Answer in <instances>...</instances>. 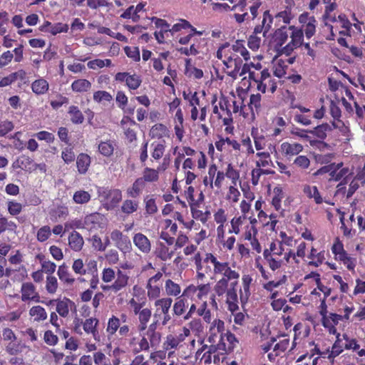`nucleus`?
<instances>
[{"label": "nucleus", "mask_w": 365, "mask_h": 365, "mask_svg": "<svg viewBox=\"0 0 365 365\" xmlns=\"http://www.w3.org/2000/svg\"><path fill=\"white\" fill-rule=\"evenodd\" d=\"M21 300L26 302L29 300L40 302V297L36 290L35 286L31 282H24L21 285Z\"/></svg>", "instance_id": "39448f33"}, {"label": "nucleus", "mask_w": 365, "mask_h": 365, "mask_svg": "<svg viewBox=\"0 0 365 365\" xmlns=\"http://www.w3.org/2000/svg\"><path fill=\"white\" fill-rule=\"evenodd\" d=\"M98 323V320L95 318H89L85 320L83 323V330L87 334H92L95 339H97V335L98 334L96 326Z\"/></svg>", "instance_id": "6ab92c4d"}, {"label": "nucleus", "mask_w": 365, "mask_h": 365, "mask_svg": "<svg viewBox=\"0 0 365 365\" xmlns=\"http://www.w3.org/2000/svg\"><path fill=\"white\" fill-rule=\"evenodd\" d=\"M225 175L232 180V182L235 184L236 180L240 178V174L238 171L235 170L231 164L227 166V172Z\"/></svg>", "instance_id": "338daca9"}, {"label": "nucleus", "mask_w": 365, "mask_h": 365, "mask_svg": "<svg viewBox=\"0 0 365 365\" xmlns=\"http://www.w3.org/2000/svg\"><path fill=\"white\" fill-rule=\"evenodd\" d=\"M103 220V216L101 214L94 212L86 215L81 224L88 231L97 230L101 227Z\"/></svg>", "instance_id": "20e7f679"}, {"label": "nucleus", "mask_w": 365, "mask_h": 365, "mask_svg": "<svg viewBox=\"0 0 365 365\" xmlns=\"http://www.w3.org/2000/svg\"><path fill=\"white\" fill-rule=\"evenodd\" d=\"M92 246L98 251H104L106 248V245H104L102 242L101 239L96 235H94L91 238Z\"/></svg>", "instance_id": "052dcab7"}, {"label": "nucleus", "mask_w": 365, "mask_h": 365, "mask_svg": "<svg viewBox=\"0 0 365 365\" xmlns=\"http://www.w3.org/2000/svg\"><path fill=\"white\" fill-rule=\"evenodd\" d=\"M340 336L341 334L339 333H337L336 340L332 346L331 352L329 355V357H336L343 351V348H344V344L342 342V339L340 338Z\"/></svg>", "instance_id": "7c9ffc66"}, {"label": "nucleus", "mask_w": 365, "mask_h": 365, "mask_svg": "<svg viewBox=\"0 0 365 365\" xmlns=\"http://www.w3.org/2000/svg\"><path fill=\"white\" fill-rule=\"evenodd\" d=\"M224 329V322L220 319H215L210 329V336H209V341L210 342H215L214 337L217 335V334H220V338L222 339V334Z\"/></svg>", "instance_id": "2eb2a0df"}, {"label": "nucleus", "mask_w": 365, "mask_h": 365, "mask_svg": "<svg viewBox=\"0 0 365 365\" xmlns=\"http://www.w3.org/2000/svg\"><path fill=\"white\" fill-rule=\"evenodd\" d=\"M110 238L115 242V246L122 252H128L131 249L129 237L124 235L120 230H115L110 233Z\"/></svg>", "instance_id": "7ed1b4c3"}, {"label": "nucleus", "mask_w": 365, "mask_h": 365, "mask_svg": "<svg viewBox=\"0 0 365 365\" xmlns=\"http://www.w3.org/2000/svg\"><path fill=\"white\" fill-rule=\"evenodd\" d=\"M304 192L309 197H313L317 204H321L322 202V198L319 192V190L316 186L310 187L306 186L304 188Z\"/></svg>", "instance_id": "f704fd0d"}, {"label": "nucleus", "mask_w": 365, "mask_h": 365, "mask_svg": "<svg viewBox=\"0 0 365 365\" xmlns=\"http://www.w3.org/2000/svg\"><path fill=\"white\" fill-rule=\"evenodd\" d=\"M213 265H214V273L215 274H223L225 270V269L229 265L227 262H220L217 260V258H214L213 261Z\"/></svg>", "instance_id": "e2e57ef3"}, {"label": "nucleus", "mask_w": 365, "mask_h": 365, "mask_svg": "<svg viewBox=\"0 0 365 365\" xmlns=\"http://www.w3.org/2000/svg\"><path fill=\"white\" fill-rule=\"evenodd\" d=\"M192 332L196 335L200 336L203 332V326L202 325L201 320L200 319H192L188 324Z\"/></svg>", "instance_id": "58836bf2"}, {"label": "nucleus", "mask_w": 365, "mask_h": 365, "mask_svg": "<svg viewBox=\"0 0 365 365\" xmlns=\"http://www.w3.org/2000/svg\"><path fill=\"white\" fill-rule=\"evenodd\" d=\"M138 208V201L133 200H125L121 206V211L127 215L132 214L137 211Z\"/></svg>", "instance_id": "bb28decb"}, {"label": "nucleus", "mask_w": 365, "mask_h": 365, "mask_svg": "<svg viewBox=\"0 0 365 365\" xmlns=\"http://www.w3.org/2000/svg\"><path fill=\"white\" fill-rule=\"evenodd\" d=\"M228 283L225 279H220L215 286V292L218 296H222L227 292Z\"/></svg>", "instance_id": "49530a36"}, {"label": "nucleus", "mask_w": 365, "mask_h": 365, "mask_svg": "<svg viewBox=\"0 0 365 365\" xmlns=\"http://www.w3.org/2000/svg\"><path fill=\"white\" fill-rule=\"evenodd\" d=\"M275 196L272 198V204L275 207L277 210L280 208L281 200L283 198V193L281 188L275 187L274 190Z\"/></svg>", "instance_id": "3c124183"}, {"label": "nucleus", "mask_w": 365, "mask_h": 365, "mask_svg": "<svg viewBox=\"0 0 365 365\" xmlns=\"http://www.w3.org/2000/svg\"><path fill=\"white\" fill-rule=\"evenodd\" d=\"M22 206L20 203L16 202H9L8 204L9 212L12 215H16L21 211Z\"/></svg>", "instance_id": "774afa93"}, {"label": "nucleus", "mask_w": 365, "mask_h": 365, "mask_svg": "<svg viewBox=\"0 0 365 365\" xmlns=\"http://www.w3.org/2000/svg\"><path fill=\"white\" fill-rule=\"evenodd\" d=\"M357 121L361 129L365 130V106H359L356 102L354 103Z\"/></svg>", "instance_id": "c9c22d12"}, {"label": "nucleus", "mask_w": 365, "mask_h": 365, "mask_svg": "<svg viewBox=\"0 0 365 365\" xmlns=\"http://www.w3.org/2000/svg\"><path fill=\"white\" fill-rule=\"evenodd\" d=\"M14 128V123L9 120L0 121V136H5L8 133L11 131Z\"/></svg>", "instance_id": "a18cd8bd"}, {"label": "nucleus", "mask_w": 365, "mask_h": 365, "mask_svg": "<svg viewBox=\"0 0 365 365\" xmlns=\"http://www.w3.org/2000/svg\"><path fill=\"white\" fill-rule=\"evenodd\" d=\"M100 153L105 156H110L114 151L113 142L110 140L101 142L98 145Z\"/></svg>", "instance_id": "2f4dec72"}, {"label": "nucleus", "mask_w": 365, "mask_h": 365, "mask_svg": "<svg viewBox=\"0 0 365 365\" xmlns=\"http://www.w3.org/2000/svg\"><path fill=\"white\" fill-rule=\"evenodd\" d=\"M84 267L83 260L81 259H78L73 262L72 269L76 274L83 275L86 273V270Z\"/></svg>", "instance_id": "5fc2aeb1"}, {"label": "nucleus", "mask_w": 365, "mask_h": 365, "mask_svg": "<svg viewBox=\"0 0 365 365\" xmlns=\"http://www.w3.org/2000/svg\"><path fill=\"white\" fill-rule=\"evenodd\" d=\"M336 165H338L337 168H335L334 173L332 174V178H329V180H334L335 181H339L343 178H346L349 173V168H341L343 163H337Z\"/></svg>", "instance_id": "cd10ccee"}, {"label": "nucleus", "mask_w": 365, "mask_h": 365, "mask_svg": "<svg viewBox=\"0 0 365 365\" xmlns=\"http://www.w3.org/2000/svg\"><path fill=\"white\" fill-rule=\"evenodd\" d=\"M173 299L171 298H163L155 302V305L161 309L163 314H166L169 312Z\"/></svg>", "instance_id": "ea45409f"}, {"label": "nucleus", "mask_w": 365, "mask_h": 365, "mask_svg": "<svg viewBox=\"0 0 365 365\" xmlns=\"http://www.w3.org/2000/svg\"><path fill=\"white\" fill-rule=\"evenodd\" d=\"M93 99L98 103L103 101H110L112 100V96L107 91H98L94 93Z\"/></svg>", "instance_id": "de8ad7c7"}, {"label": "nucleus", "mask_w": 365, "mask_h": 365, "mask_svg": "<svg viewBox=\"0 0 365 365\" xmlns=\"http://www.w3.org/2000/svg\"><path fill=\"white\" fill-rule=\"evenodd\" d=\"M151 317V310L148 308L143 309L140 313L138 314V319L140 324L138 326V330L143 331L147 328V323L150 320Z\"/></svg>", "instance_id": "a878e982"}, {"label": "nucleus", "mask_w": 365, "mask_h": 365, "mask_svg": "<svg viewBox=\"0 0 365 365\" xmlns=\"http://www.w3.org/2000/svg\"><path fill=\"white\" fill-rule=\"evenodd\" d=\"M343 339L346 341L344 343V349H351L356 351L359 349L360 345L355 339H350L346 334L342 335Z\"/></svg>", "instance_id": "37998d69"}, {"label": "nucleus", "mask_w": 365, "mask_h": 365, "mask_svg": "<svg viewBox=\"0 0 365 365\" xmlns=\"http://www.w3.org/2000/svg\"><path fill=\"white\" fill-rule=\"evenodd\" d=\"M261 95L259 93L252 94L250 98V107L253 111V108L257 110L260 108Z\"/></svg>", "instance_id": "680f3d73"}, {"label": "nucleus", "mask_w": 365, "mask_h": 365, "mask_svg": "<svg viewBox=\"0 0 365 365\" xmlns=\"http://www.w3.org/2000/svg\"><path fill=\"white\" fill-rule=\"evenodd\" d=\"M330 113L334 118V120H340L341 117V109L338 106L337 103L334 101H331L330 102Z\"/></svg>", "instance_id": "4d7b16f0"}, {"label": "nucleus", "mask_w": 365, "mask_h": 365, "mask_svg": "<svg viewBox=\"0 0 365 365\" xmlns=\"http://www.w3.org/2000/svg\"><path fill=\"white\" fill-rule=\"evenodd\" d=\"M140 178L144 180L145 183V182H155L159 178L158 170L146 168L143 171V177Z\"/></svg>", "instance_id": "c756f323"}, {"label": "nucleus", "mask_w": 365, "mask_h": 365, "mask_svg": "<svg viewBox=\"0 0 365 365\" xmlns=\"http://www.w3.org/2000/svg\"><path fill=\"white\" fill-rule=\"evenodd\" d=\"M75 307V304L73 301L67 297L58 298L57 304L56 307V312L63 318H66L69 314V310Z\"/></svg>", "instance_id": "6e6552de"}, {"label": "nucleus", "mask_w": 365, "mask_h": 365, "mask_svg": "<svg viewBox=\"0 0 365 365\" xmlns=\"http://www.w3.org/2000/svg\"><path fill=\"white\" fill-rule=\"evenodd\" d=\"M148 339H149L150 346L153 347L159 344L160 341L161 335L159 332L155 331L151 333H146Z\"/></svg>", "instance_id": "bf43d9fd"}, {"label": "nucleus", "mask_w": 365, "mask_h": 365, "mask_svg": "<svg viewBox=\"0 0 365 365\" xmlns=\"http://www.w3.org/2000/svg\"><path fill=\"white\" fill-rule=\"evenodd\" d=\"M135 340V338L132 339L130 341V345H133L132 351L134 354H138L142 351H148L150 349V344L148 341V339L145 336H143L140 341L137 344L134 343Z\"/></svg>", "instance_id": "393cba45"}, {"label": "nucleus", "mask_w": 365, "mask_h": 365, "mask_svg": "<svg viewBox=\"0 0 365 365\" xmlns=\"http://www.w3.org/2000/svg\"><path fill=\"white\" fill-rule=\"evenodd\" d=\"M51 231L49 226L45 225L41 227L37 232V240L39 242H45L51 236Z\"/></svg>", "instance_id": "c03bdc74"}, {"label": "nucleus", "mask_w": 365, "mask_h": 365, "mask_svg": "<svg viewBox=\"0 0 365 365\" xmlns=\"http://www.w3.org/2000/svg\"><path fill=\"white\" fill-rule=\"evenodd\" d=\"M226 271L224 272L223 277L221 279H225V281L228 283V281L232 279H237L240 277V274L238 272L235 270H232L229 265L225 269Z\"/></svg>", "instance_id": "6e6d98bb"}, {"label": "nucleus", "mask_w": 365, "mask_h": 365, "mask_svg": "<svg viewBox=\"0 0 365 365\" xmlns=\"http://www.w3.org/2000/svg\"><path fill=\"white\" fill-rule=\"evenodd\" d=\"M232 49L233 50V51L239 53L245 61H247L250 58V53L244 46L242 41H235V44L232 46Z\"/></svg>", "instance_id": "4c0bfd02"}, {"label": "nucleus", "mask_w": 365, "mask_h": 365, "mask_svg": "<svg viewBox=\"0 0 365 365\" xmlns=\"http://www.w3.org/2000/svg\"><path fill=\"white\" fill-rule=\"evenodd\" d=\"M187 301L182 298L178 299V300L174 304L173 311L175 314L177 316L182 315L185 309V307H187Z\"/></svg>", "instance_id": "79ce46f5"}, {"label": "nucleus", "mask_w": 365, "mask_h": 365, "mask_svg": "<svg viewBox=\"0 0 365 365\" xmlns=\"http://www.w3.org/2000/svg\"><path fill=\"white\" fill-rule=\"evenodd\" d=\"M167 133L166 127L160 123L155 124L150 129V135L152 138H161Z\"/></svg>", "instance_id": "473e14b6"}, {"label": "nucleus", "mask_w": 365, "mask_h": 365, "mask_svg": "<svg viewBox=\"0 0 365 365\" xmlns=\"http://www.w3.org/2000/svg\"><path fill=\"white\" fill-rule=\"evenodd\" d=\"M290 30L291 41L282 48V53L286 56H289L294 49L302 45L303 31L301 29L295 28L294 26L289 27Z\"/></svg>", "instance_id": "f257e3e1"}, {"label": "nucleus", "mask_w": 365, "mask_h": 365, "mask_svg": "<svg viewBox=\"0 0 365 365\" xmlns=\"http://www.w3.org/2000/svg\"><path fill=\"white\" fill-rule=\"evenodd\" d=\"M129 277L123 273L122 271L118 270L117 272V277L114 283L110 287V289L117 292L126 287L128 284Z\"/></svg>", "instance_id": "9d476101"}, {"label": "nucleus", "mask_w": 365, "mask_h": 365, "mask_svg": "<svg viewBox=\"0 0 365 365\" xmlns=\"http://www.w3.org/2000/svg\"><path fill=\"white\" fill-rule=\"evenodd\" d=\"M68 31V26L62 23H58L54 25H51L49 32L53 35H56L61 32H66Z\"/></svg>", "instance_id": "69168bd1"}, {"label": "nucleus", "mask_w": 365, "mask_h": 365, "mask_svg": "<svg viewBox=\"0 0 365 365\" xmlns=\"http://www.w3.org/2000/svg\"><path fill=\"white\" fill-rule=\"evenodd\" d=\"M332 130V126L328 123H323L316 126L314 130H309V133L315 135L320 139H324L327 137V133Z\"/></svg>", "instance_id": "b1692460"}, {"label": "nucleus", "mask_w": 365, "mask_h": 365, "mask_svg": "<svg viewBox=\"0 0 365 365\" xmlns=\"http://www.w3.org/2000/svg\"><path fill=\"white\" fill-rule=\"evenodd\" d=\"M46 289L49 294L56 293L58 289V281L55 277L48 276L46 277Z\"/></svg>", "instance_id": "a19ab883"}, {"label": "nucleus", "mask_w": 365, "mask_h": 365, "mask_svg": "<svg viewBox=\"0 0 365 365\" xmlns=\"http://www.w3.org/2000/svg\"><path fill=\"white\" fill-rule=\"evenodd\" d=\"M331 125L332 126V130L337 129L339 130L341 135L344 138V140L349 141L351 139V130L342 120H333Z\"/></svg>", "instance_id": "f8f14e48"}, {"label": "nucleus", "mask_w": 365, "mask_h": 365, "mask_svg": "<svg viewBox=\"0 0 365 365\" xmlns=\"http://www.w3.org/2000/svg\"><path fill=\"white\" fill-rule=\"evenodd\" d=\"M133 243L143 253L148 254L151 250V243L149 239L143 234L139 232L133 236Z\"/></svg>", "instance_id": "423d86ee"}, {"label": "nucleus", "mask_w": 365, "mask_h": 365, "mask_svg": "<svg viewBox=\"0 0 365 365\" xmlns=\"http://www.w3.org/2000/svg\"><path fill=\"white\" fill-rule=\"evenodd\" d=\"M228 64L232 70L227 71V74L236 79L242 66V60L238 55L233 53L228 56Z\"/></svg>", "instance_id": "0eeeda50"}, {"label": "nucleus", "mask_w": 365, "mask_h": 365, "mask_svg": "<svg viewBox=\"0 0 365 365\" xmlns=\"http://www.w3.org/2000/svg\"><path fill=\"white\" fill-rule=\"evenodd\" d=\"M44 341L45 342L51 346H53L58 342V337L55 335L51 331H46L44 334Z\"/></svg>", "instance_id": "0e129e2a"}, {"label": "nucleus", "mask_w": 365, "mask_h": 365, "mask_svg": "<svg viewBox=\"0 0 365 365\" xmlns=\"http://www.w3.org/2000/svg\"><path fill=\"white\" fill-rule=\"evenodd\" d=\"M29 314L35 322H42L47 319V313L45 309L39 305L32 307L29 310Z\"/></svg>", "instance_id": "dca6fc26"}, {"label": "nucleus", "mask_w": 365, "mask_h": 365, "mask_svg": "<svg viewBox=\"0 0 365 365\" xmlns=\"http://www.w3.org/2000/svg\"><path fill=\"white\" fill-rule=\"evenodd\" d=\"M145 186L144 180L139 178L133 182V186L128 189V195L131 197H137Z\"/></svg>", "instance_id": "5701e85b"}, {"label": "nucleus", "mask_w": 365, "mask_h": 365, "mask_svg": "<svg viewBox=\"0 0 365 365\" xmlns=\"http://www.w3.org/2000/svg\"><path fill=\"white\" fill-rule=\"evenodd\" d=\"M58 276L61 282L66 283L67 284H72L75 279L68 272V267L65 264L58 267Z\"/></svg>", "instance_id": "aec40b11"}, {"label": "nucleus", "mask_w": 365, "mask_h": 365, "mask_svg": "<svg viewBox=\"0 0 365 365\" xmlns=\"http://www.w3.org/2000/svg\"><path fill=\"white\" fill-rule=\"evenodd\" d=\"M6 351L10 355H16L21 351V347L19 344L14 342V341H10L6 346Z\"/></svg>", "instance_id": "13d9d810"}, {"label": "nucleus", "mask_w": 365, "mask_h": 365, "mask_svg": "<svg viewBox=\"0 0 365 365\" xmlns=\"http://www.w3.org/2000/svg\"><path fill=\"white\" fill-rule=\"evenodd\" d=\"M157 257L162 261H167L173 257L174 252L170 251L169 248L162 242L158 244V246L155 252Z\"/></svg>", "instance_id": "a211bd4d"}, {"label": "nucleus", "mask_w": 365, "mask_h": 365, "mask_svg": "<svg viewBox=\"0 0 365 365\" xmlns=\"http://www.w3.org/2000/svg\"><path fill=\"white\" fill-rule=\"evenodd\" d=\"M68 113L70 115L71 121L74 124H81L84 120L82 112L77 106H71L68 108Z\"/></svg>", "instance_id": "4be33fe9"}, {"label": "nucleus", "mask_w": 365, "mask_h": 365, "mask_svg": "<svg viewBox=\"0 0 365 365\" xmlns=\"http://www.w3.org/2000/svg\"><path fill=\"white\" fill-rule=\"evenodd\" d=\"M282 151L287 155H295L299 154L303 149L299 143H283L281 145Z\"/></svg>", "instance_id": "4468645a"}, {"label": "nucleus", "mask_w": 365, "mask_h": 365, "mask_svg": "<svg viewBox=\"0 0 365 365\" xmlns=\"http://www.w3.org/2000/svg\"><path fill=\"white\" fill-rule=\"evenodd\" d=\"M48 83L43 78L37 79L31 84L32 91L36 95L45 94L48 91Z\"/></svg>", "instance_id": "ddd939ff"}, {"label": "nucleus", "mask_w": 365, "mask_h": 365, "mask_svg": "<svg viewBox=\"0 0 365 365\" xmlns=\"http://www.w3.org/2000/svg\"><path fill=\"white\" fill-rule=\"evenodd\" d=\"M142 83L140 77L136 74L129 75L126 78V85L131 90L138 88Z\"/></svg>", "instance_id": "e433bc0d"}, {"label": "nucleus", "mask_w": 365, "mask_h": 365, "mask_svg": "<svg viewBox=\"0 0 365 365\" xmlns=\"http://www.w3.org/2000/svg\"><path fill=\"white\" fill-rule=\"evenodd\" d=\"M91 164V158L89 155L81 153L76 160L78 170L81 174H85Z\"/></svg>", "instance_id": "f3484780"}, {"label": "nucleus", "mask_w": 365, "mask_h": 365, "mask_svg": "<svg viewBox=\"0 0 365 365\" xmlns=\"http://www.w3.org/2000/svg\"><path fill=\"white\" fill-rule=\"evenodd\" d=\"M165 287L166 293L168 295L177 296L181 292V289H180V287L179 286V284L175 283L171 279H168L165 282Z\"/></svg>", "instance_id": "72a5a7b5"}, {"label": "nucleus", "mask_w": 365, "mask_h": 365, "mask_svg": "<svg viewBox=\"0 0 365 365\" xmlns=\"http://www.w3.org/2000/svg\"><path fill=\"white\" fill-rule=\"evenodd\" d=\"M101 197L106 201L105 205L106 209L110 210L115 207L122 200V193L118 189L104 190L101 193Z\"/></svg>", "instance_id": "f03ea898"}, {"label": "nucleus", "mask_w": 365, "mask_h": 365, "mask_svg": "<svg viewBox=\"0 0 365 365\" xmlns=\"http://www.w3.org/2000/svg\"><path fill=\"white\" fill-rule=\"evenodd\" d=\"M91 88V83L86 79H78L71 84L73 91L76 93L86 92Z\"/></svg>", "instance_id": "412c9836"}, {"label": "nucleus", "mask_w": 365, "mask_h": 365, "mask_svg": "<svg viewBox=\"0 0 365 365\" xmlns=\"http://www.w3.org/2000/svg\"><path fill=\"white\" fill-rule=\"evenodd\" d=\"M91 195L85 190H78L74 192L73 200L76 204H86L91 200Z\"/></svg>", "instance_id": "c85d7f7f"}, {"label": "nucleus", "mask_w": 365, "mask_h": 365, "mask_svg": "<svg viewBox=\"0 0 365 365\" xmlns=\"http://www.w3.org/2000/svg\"><path fill=\"white\" fill-rule=\"evenodd\" d=\"M272 23V17L269 14V11H265L263 14V19L262 21V26L264 28V36L267 33L271 27Z\"/></svg>", "instance_id": "09e8293b"}, {"label": "nucleus", "mask_w": 365, "mask_h": 365, "mask_svg": "<svg viewBox=\"0 0 365 365\" xmlns=\"http://www.w3.org/2000/svg\"><path fill=\"white\" fill-rule=\"evenodd\" d=\"M84 241L82 236L76 231H73L68 237V245L70 247L76 251H80L83 245Z\"/></svg>", "instance_id": "9b49d317"}, {"label": "nucleus", "mask_w": 365, "mask_h": 365, "mask_svg": "<svg viewBox=\"0 0 365 365\" xmlns=\"http://www.w3.org/2000/svg\"><path fill=\"white\" fill-rule=\"evenodd\" d=\"M120 326V320L118 318L113 316L108 321L107 331L111 334L115 333Z\"/></svg>", "instance_id": "8fccbe9b"}, {"label": "nucleus", "mask_w": 365, "mask_h": 365, "mask_svg": "<svg viewBox=\"0 0 365 365\" xmlns=\"http://www.w3.org/2000/svg\"><path fill=\"white\" fill-rule=\"evenodd\" d=\"M290 36L289 27L282 26L274 32V41L277 48H282V45L287 41Z\"/></svg>", "instance_id": "1a4fd4ad"}, {"label": "nucleus", "mask_w": 365, "mask_h": 365, "mask_svg": "<svg viewBox=\"0 0 365 365\" xmlns=\"http://www.w3.org/2000/svg\"><path fill=\"white\" fill-rule=\"evenodd\" d=\"M125 52L129 58H133L135 61H140V51L138 47L130 48V47L126 46L125 48Z\"/></svg>", "instance_id": "864d4df0"}, {"label": "nucleus", "mask_w": 365, "mask_h": 365, "mask_svg": "<svg viewBox=\"0 0 365 365\" xmlns=\"http://www.w3.org/2000/svg\"><path fill=\"white\" fill-rule=\"evenodd\" d=\"M338 165H336L335 163H332L328 165L323 166L318 170H317L314 175H322L324 173H329L330 175V178H332V174L334 173V169L335 168H337Z\"/></svg>", "instance_id": "603ef678"}]
</instances>
